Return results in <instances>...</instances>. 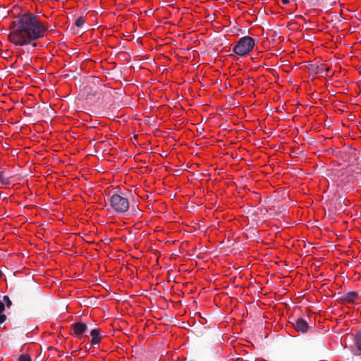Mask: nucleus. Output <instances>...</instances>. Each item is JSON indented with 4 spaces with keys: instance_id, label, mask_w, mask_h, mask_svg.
Returning a JSON list of instances; mask_svg holds the SVG:
<instances>
[{
    "instance_id": "obj_1",
    "label": "nucleus",
    "mask_w": 361,
    "mask_h": 361,
    "mask_svg": "<svg viewBox=\"0 0 361 361\" xmlns=\"http://www.w3.org/2000/svg\"><path fill=\"white\" fill-rule=\"evenodd\" d=\"M48 30L47 22L42 21L39 16L27 12L19 15L11 22L8 37L15 46H29L35 49L42 47L37 40L45 37Z\"/></svg>"
},
{
    "instance_id": "obj_2",
    "label": "nucleus",
    "mask_w": 361,
    "mask_h": 361,
    "mask_svg": "<svg viewBox=\"0 0 361 361\" xmlns=\"http://www.w3.org/2000/svg\"><path fill=\"white\" fill-rule=\"evenodd\" d=\"M255 40L249 37L245 36L236 42L233 48V51L239 56H244L248 54L255 47Z\"/></svg>"
},
{
    "instance_id": "obj_3",
    "label": "nucleus",
    "mask_w": 361,
    "mask_h": 361,
    "mask_svg": "<svg viewBox=\"0 0 361 361\" xmlns=\"http://www.w3.org/2000/svg\"><path fill=\"white\" fill-rule=\"evenodd\" d=\"M110 206L117 213H124L129 209V201L127 198L114 194L109 198Z\"/></svg>"
},
{
    "instance_id": "obj_4",
    "label": "nucleus",
    "mask_w": 361,
    "mask_h": 361,
    "mask_svg": "<svg viewBox=\"0 0 361 361\" xmlns=\"http://www.w3.org/2000/svg\"><path fill=\"white\" fill-rule=\"evenodd\" d=\"M71 329L74 334L78 337L87 330V324L84 322H75L71 324Z\"/></svg>"
},
{
    "instance_id": "obj_5",
    "label": "nucleus",
    "mask_w": 361,
    "mask_h": 361,
    "mask_svg": "<svg viewBox=\"0 0 361 361\" xmlns=\"http://www.w3.org/2000/svg\"><path fill=\"white\" fill-rule=\"evenodd\" d=\"M295 329L301 333H305L307 331L309 325L307 322L302 318H298L293 323Z\"/></svg>"
},
{
    "instance_id": "obj_6",
    "label": "nucleus",
    "mask_w": 361,
    "mask_h": 361,
    "mask_svg": "<svg viewBox=\"0 0 361 361\" xmlns=\"http://www.w3.org/2000/svg\"><path fill=\"white\" fill-rule=\"evenodd\" d=\"M13 175L8 170L0 171V183L5 185H8L11 183V178Z\"/></svg>"
},
{
    "instance_id": "obj_7",
    "label": "nucleus",
    "mask_w": 361,
    "mask_h": 361,
    "mask_svg": "<svg viewBox=\"0 0 361 361\" xmlns=\"http://www.w3.org/2000/svg\"><path fill=\"white\" fill-rule=\"evenodd\" d=\"M358 298V293L355 291L348 292L341 296L339 300L344 303L354 302Z\"/></svg>"
},
{
    "instance_id": "obj_8",
    "label": "nucleus",
    "mask_w": 361,
    "mask_h": 361,
    "mask_svg": "<svg viewBox=\"0 0 361 361\" xmlns=\"http://www.w3.org/2000/svg\"><path fill=\"white\" fill-rule=\"evenodd\" d=\"M90 336H92L91 344L95 345L98 344L101 339V331L99 329H94L90 331Z\"/></svg>"
},
{
    "instance_id": "obj_9",
    "label": "nucleus",
    "mask_w": 361,
    "mask_h": 361,
    "mask_svg": "<svg viewBox=\"0 0 361 361\" xmlns=\"http://www.w3.org/2000/svg\"><path fill=\"white\" fill-rule=\"evenodd\" d=\"M354 341L357 350L360 352L359 354H361V330L356 333Z\"/></svg>"
},
{
    "instance_id": "obj_10",
    "label": "nucleus",
    "mask_w": 361,
    "mask_h": 361,
    "mask_svg": "<svg viewBox=\"0 0 361 361\" xmlns=\"http://www.w3.org/2000/svg\"><path fill=\"white\" fill-rule=\"evenodd\" d=\"M85 23V20L84 18V17L82 16H80L78 17L76 20H75V25L77 26V27H82Z\"/></svg>"
},
{
    "instance_id": "obj_11",
    "label": "nucleus",
    "mask_w": 361,
    "mask_h": 361,
    "mask_svg": "<svg viewBox=\"0 0 361 361\" xmlns=\"http://www.w3.org/2000/svg\"><path fill=\"white\" fill-rule=\"evenodd\" d=\"M18 361H32V359L28 354H22L18 357Z\"/></svg>"
},
{
    "instance_id": "obj_12",
    "label": "nucleus",
    "mask_w": 361,
    "mask_h": 361,
    "mask_svg": "<svg viewBox=\"0 0 361 361\" xmlns=\"http://www.w3.org/2000/svg\"><path fill=\"white\" fill-rule=\"evenodd\" d=\"M3 302L5 304V307H10L12 305V301L10 300L8 295H4L3 297Z\"/></svg>"
},
{
    "instance_id": "obj_13",
    "label": "nucleus",
    "mask_w": 361,
    "mask_h": 361,
    "mask_svg": "<svg viewBox=\"0 0 361 361\" xmlns=\"http://www.w3.org/2000/svg\"><path fill=\"white\" fill-rule=\"evenodd\" d=\"M6 319L7 317L6 314L0 313V324H3L6 320Z\"/></svg>"
},
{
    "instance_id": "obj_14",
    "label": "nucleus",
    "mask_w": 361,
    "mask_h": 361,
    "mask_svg": "<svg viewBox=\"0 0 361 361\" xmlns=\"http://www.w3.org/2000/svg\"><path fill=\"white\" fill-rule=\"evenodd\" d=\"M5 310V304L3 301L0 300V313H3Z\"/></svg>"
},
{
    "instance_id": "obj_15",
    "label": "nucleus",
    "mask_w": 361,
    "mask_h": 361,
    "mask_svg": "<svg viewBox=\"0 0 361 361\" xmlns=\"http://www.w3.org/2000/svg\"><path fill=\"white\" fill-rule=\"evenodd\" d=\"M281 1L283 4H288L289 3V0H281Z\"/></svg>"
},
{
    "instance_id": "obj_16",
    "label": "nucleus",
    "mask_w": 361,
    "mask_h": 361,
    "mask_svg": "<svg viewBox=\"0 0 361 361\" xmlns=\"http://www.w3.org/2000/svg\"><path fill=\"white\" fill-rule=\"evenodd\" d=\"M99 79L97 78H94V83L99 82Z\"/></svg>"
},
{
    "instance_id": "obj_17",
    "label": "nucleus",
    "mask_w": 361,
    "mask_h": 361,
    "mask_svg": "<svg viewBox=\"0 0 361 361\" xmlns=\"http://www.w3.org/2000/svg\"><path fill=\"white\" fill-rule=\"evenodd\" d=\"M19 56H20V58L22 60L23 59V56H22V54H20Z\"/></svg>"
},
{
    "instance_id": "obj_18",
    "label": "nucleus",
    "mask_w": 361,
    "mask_h": 361,
    "mask_svg": "<svg viewBox=\"0 0 361 361\" xmlns=\"http://www.w3.org/2000/svg\"><path fill=\"white\" fill-rule=\"evenodd\" d=\"M1 276H2V272H1V271H0V278L1 277Z\"/></svg>"
}]
</instances>
